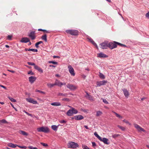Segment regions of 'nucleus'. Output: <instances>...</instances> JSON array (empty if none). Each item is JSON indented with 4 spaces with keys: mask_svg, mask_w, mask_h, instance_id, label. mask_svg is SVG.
I'll use <instances>...</instances> for the list:
<instances>
[{
    "mask_svg": "<svg viewBox=\"0 0 149 149\" xmlns=\"http://www.w3.org/2000/svg\"><path fill=\"white\" fill-rule=\"evenodd\" d=\"M117 45L122 47H125L126 46L118 42L114 41L113 42H111L108 44L109 47L112 49L116 48L117 47Z\"/></svg>",
    "mask_w": 149,
    "mask_h": 149,
    "instance_id": "obj_1",
    "label": "nucleus"
},
{
    "mask_svg": "<svg viewBox=\"0 0 149 149\" xmlns=\"http://www.w3.org/2000/svg\"><path fill=\"white\" fill-rule=\"evenodd\" d=\"M65 32L68 34L72 36H77L79 34L78 30L74 29H68L65 31Z\"/></svg>",
    "mask_w": 149,
    "mask_h": 149,
    "instance_id": "obj_2",
    "label": "nucleus"
},
{
    "mask_svg": "<svg viewBox=\"0 0 149 149\" xmlns=\"http://www.w3.org/2000/svg\"><path fill=\"white\" fill-rule=\"evenodd\" d=\"M37 130L39 132L48 133L49 132V129L47 127H42L38 128H37Z\"/></svg>",
    "mask_w": 149,
    "mask_h": 149,
    "instance_id": "obj_3",
    "label": "nucleus"
},
{
    "mask_svg": "<svg viewBox=\"0 0 149 149\" xmlns=\"http://www.w3.org/2000/svg\"><path fill=\"white\" fill-rule=\"evenodd\" d=\"M68 148H72L79 147V145L77 143L72 141L68 143Z\"/></svg>",
    "mask_w": 149,
    "mask_h": 149,
    "instance_id": "obj_4",
    "label": "nucleus"
},
{
    "mask_svg": "<svg viewBox=\"0 0 149 149\" xmlns=\"http://www.w3.org/2000/svg\"><path fill=\"white\" fill-rule=\"evenodd\" d=\"M68 69L69 72L70 73V74L72 76H74L75 74L74 69L70 65H69L68 67Z\"/></svg>",
    "mask_w": 149,
    "mask_h": 149,
    "instance_id": "obj_5",
    "label": "nucleus"
},
{
    "mask_svg": "<svg viewBox=\"0 0 149 149\" xmlns=\"http://www.w3.org/2000/svg\"><path fill=\"white\" fill-rule=\"evenodd\" d=\"M134 127L139 132H145V130L142 128L140 126L136 124H134Z\"/></svg>",
    "mask_w": 149,
    "mask_h": 149,
    "instance_id": "obj_6",
    "label": "nucleus"
},
{
    "mask_svg": "<svg viewBox=\"0 0 149 149\" xmlns=\"http://www.w3.org/2000/svg\"><path fill=\"white\" fill-rule=\"evenodd\" d=\"M100 47L102 49H107L109 47L108 44L106 42H103L100 44Z\"/></svg>",
    "mask_w": 149,
    "mask_h": 149,
    "instance_id": "obj_7",
    "label": "nucleus"
},
{
    "mask_svg": "<svg viewBox=\"0 0 149 149\" xmlns=\"http://www.w3.org/2000/svg\"><path fill=\"white\" fill-rule=\"evenodd\" d=\"M66 86L68 88L71 90H74L77 88V86L72 84H68Z\"/></svg>",
    "mask_w": 149,
    "mask_h": 149,
    "instance_id": "obj_8",
    "label": "nucleus"
},
{
    "mask_svg": "<svg viewBox=\"0 0 149 149\" xmlns=\"http://www.w3.org/2000/svg\"><path fill=\"white\" fill-rule=\"evenodd\" d=\"M28 36L31 38L32 40H34L36 38L35 33L33 31L31 32L28 35Z\"/></svg>",
    "mask_w": 149,
    "mask_h": 149,
    "instance_id": "obj_9",
    "label": "nucleus"
},
{
    "mask_svg": "<svg viewBox=\"0 0 149 149\" xmlns=\"http://www.w3.org/2000/svg\"><path fill=\"white\" fill-rule=\"evenodd\" d=\"M86 95H85V97L86 99L91 101H94V99L93 97L91 95H90L87 92H86Z\"/></svg>",
    "mask_w": 149,
    "mask_h": 149,
    "instance_id": "obj_10",
    "label": "nucleus"
},
{
    "mask_svg": "<svg viewBox=\"0 0 149 149\" xmlns=\"http://www.w3.org/2000/svg\"><path fill=\"white\" fill-rule=\"evenodd\" d=\"M26 100L27 102L34 104H36L38 103L37 101L34 100V99L31 98H26Z\"/></svg>",
    "mask_w": 149,
    "mask_h": 149,
    "instance_id": "obj_11",
    "label": "nucleus"
},
{
    "mask_svg": "<svg viewBox=\"0 0 149 149\" xmlns=\"http://www.w3.org/2000/svg\"><path fill=\"white\" fill-rule=\"evenodd\" d=\"M107 81L104 80L102 81H100L97 82V86H101L107 83Z\"/></svg>",
    "mask_w": 149,
    "mask_h": 149,
    "instance_id": "obj_12",
    "label": "nucleus"
},
{
    "mask_svg": "<svg viewBox=\"0 0 149 149\" xmlns=\"http://www.w3.org/2000/svg\"><path fill=\"white\" fill-rule=\"evenodd\" d=\"M30 41V40L29 38L27 37H24L22 38L20 42H22L27 43Z\"/></svg>",
    "mask_w": 149,
    "mask_h": 149,
    "instance_id": "obj_13",
    "label": "nucleus"
},
{
    "mask_svg": "<svg viewBox=\"0 0 149 149\" xmlns=\"http://www.w3.org/2000/svg\"><path fill=\"white\" fill-rule=\"evenodd\" d=\"M29 81L31 83H33L36 80V78L35 77L31 76L29 77Z\"/></svg>",
    "mask_w": 149,
    "mask_h": 149,
    "instance_id": "obj_14",
    "label": "nucleus"
},
{
    "mask_svg": "<svg viewBox=\"0 0 149 149\" xmlns=\"http://www.w3.org/2000/svg\"><path fill=\"white\" fill-rule=\"evenodd\" d=\"M101 141H102L104 143L106 144H109V143L108 142V139L105 138H102L100 140Z\"/></svg>",
    "mask_w": 149,
    "mask_h": 149,
    "instance_id": "obj_15",
    "label": "nucleus"
},
{
    "mask_svg": "<svg viewBox=\"0 0 149 149\" xmlns=\"http://www.w3.org/2000/svg\"><path fill=\"white\" fill-rule=\"evenodd\" d=\"M97 55V56L100 58H105L107 57L106 55L102 53L98 54Z\"/></svg>",
    "mask_w": 149,
    "mask_h": 149,
    "instance_id": "obj_16",
    "label": "nucleus"
},
{
    "mask_svg": "<svg viewBox=\"0 0 149 149\" xmlns=\"http://www.w3.org/2000/svg\"><path fill=\"white\" fill-rule=\"evenodd\" d=\"M74 118L76 120H81L83 119L84 118V117L81 115H79L75 116L74 117Z\"/></svg>",
    "mask_w": 149,
    "mask_h": 149,
    "instance_id": "obj_17",
    "label": "nucleus"
},
{
    "mask_svg": "<svg viewBox=\"0 0 149 149\" xmlns=\"http://www.w3.org/2000/svg\"><path fill=\"white\" fill-rule=\"evenodd\" d=\"M123 92L124 95L125 97H127L129 95V93L128 91L126 89H123Z\"/></svg>",
    "mask_w": 149,
    "mask_h": 149,
    "instance_id": "obj_18",
    "label": "nucleus"
},
{
    "mask_svg": "<svg viewBox=\"0 0 149 149\" xmlns=\"http://www.w3.org/2000/svg\"><path fill=\"white\" fill-rule=\"evenodd\" d=\"M34 68L38 70V71L41 73H42L43 72V70L40 68L38 66V65H36V66H35Z\"/></svg>",
    "mask_w": 149,
    "mask_h": 149,
    "instance_id": "obj_19",
    "label": "nucleus"
},
{
    "mask_svg": "<svg viewBox=\"0 0 149 149\" xmlns=\"http://www.w3.org/2000/svg\"><path fill=\"white\" fill-rule=\"evenodd\" d=\"M88 41L91 42L93 45L95 46L97 48H98L97 46L96 43L91 38H88Z\"/></svg>",
    "mask_w": 149,
    "mask_h": 149,
    "instance_id": "obj_20",
    "label": "nucleus"
},
{
    "mask_svg": "<svg viewBox=\"0 0 149 149\" xmlns=\"http://www.w3.org/2000/svg\"><path fill=\"white\" fill-rule=\"evenodd\" d=\"M51 104L54 106H60L61 104V103L59 102H56L52 103Z\"/></svg>",
    "mask_w": 149,
    "mask_h": 149,
    "instance_id": "obj_21",
    "label": "nucleus"
},
{
    "mask_svg": "<svg viewBox=\"0 0 149 149\" xmlns=\"http://www.w3.org/2000/svg\"><path fill=\"white\" fill-rule=\"evenodd\" d=\"M112 112L118 118L120 119H121L123 118V117L122 116H121L119 114L117 113H116L115 111H112Z\"/></svg>",
    "mask_w": 149,
    "mask_h": 149,
    "instance_id": "obj_22",
    "label": "nucleus"
},
{
    "mask_svg": "<svg viewBox=\"0 0 149 149\" xmlns=\"http://www.w3.org/2000/svg\"><path fill=\"white\" fill-rule=\"evenodd\" d=\"M67 114L68 116H71L73 114L72 109L69 110L67 111Z\"/></svg>",
    "mask_w": 149,
    "mask_h": 149,
    "instance_id": "obj_23",
    "label": "nucleus"
},
{
    "mask_svg": "<svg viewBox=\"0 0 149 149\" xmlns=\"http://www.w3.org/2000/svg\"><path fill=\"white\" fill-rule=\"evenodd\" d=\"M60 125H58V126L56 125H53L51 126V128L54 131H57L58 127Z\"/></svg>",
    "mask_w": 149,
    "mask_h": 149,
    "instance_id": "obj_24",
    "label": "nucleus"
},
{
    "mask_svg": "<svg viewBox=\"0 0 149 149\" xmlns=\"http://www.w3.org/2000/svg\"><path fill=\"white\" fill-rule=\"evenodd\" d=\"M19 133L21 134H22L24 136H27L28 135V134L25 132L22 131V130H20L19 131Z\"/></svg>",
    "mask_w": 149,
    "mask_h": 149,
    "instance_id": "obj_25",
    "label": "nucleus"
},
{
    "mask_svg": "<svg viewBox=\"0 0 149 149\" xmlns=\"http://www.w3.org/2000/svg\"><path fill=\"white\" fill-rule=\"evenodd\" d=\"M8 146L9 147H10L11 148H15L16 147V146H17V145L16 144H14L11 143H10L8 144Z\"/></svg>",
    "mask_w": 149,
    "mask_h": 149,
    "instance_id": "obj_26",
    "label": "nucleus"
},
{
    "mask_svg": "<svg viewBox=\"0 0 149 149\" xmlns=\"http://www.w3.org/2000/svg\"><path fill=\"white\" fill-rule=\"evenodd\" d=\"M47 35L45 34L44 35H43L41 37V38L42 40H44L46 42L47 41Z\"/></svg>",
    "mask_w": 149,
    "mask_h": 149,
    "instance_id": "obj_27",
    "label": "nucleus"
},
{
    "mask_svg": "<svg viewBox=\"0 0 149 149\" xmlns=\"http://www.w3.org/2000/svg\"><path fill=\"white\" fill-rule=\"evenodd\" d=\"M58 96H62L67 97L68 94L66 93H58Z\"/></svg>",
    "mask_w": 149,
    "mask_h": 149,
    "instance_id": "obj_28",
    "label": "nucleus"
},
{
    "mask_svg": "<svg viewBox=\"0 0 149 149\" xmlns=\"http://www.w3.org/2000/svg\"><path fill=\"white\" fill-rule=\"evenodd\" d=\"M47 86L49 88H52L54 86H55V84H52L49 83H47Z\"/></svg>",
    "mask_w": 149,
    "mask_h": 149,
    "instance_id": "obj_29",
    "label": "nucleus"
},
{
    "mask_svg": "<svg viewBox=\"0 0 149 149\" xmlns=\"http://www.w3.org/2000/svg\"><path fill=\"white\" fill-rule=\"evenodd\" d=\"M38 31H42L44 32L45 33H49L50 32L49 31H47L45 30L42 29H38Z\"/></svg>",
    "mask_w": 149,
    "mask_h": 149,
    "instance_id": "obj_30",
    "label": "nucleus"
},
{
    "mask_svg": "<svg viewBox=\"0 0 149 149\" xmlns=\"http://www.w3.org/2000/svg\"><path fill=\"white\" fill-rule=\"evenodd\" d=\"M94 135L99 140L101 139V137L96 132L94 133Z\"/></svg>",
    "mask_w": 149,
    "mask_h": 149,
    "instance_id": "obj_31",
    "label": "nucleus"
},
{
    "mask_svg": "<svg viewBox=\"0 0 149 149\" xmlns=\"http://www.w3.org/2000/svg\"><path fill=\"white\" fill-rule=\"evenodd\" d=\"M102 114V112L100 111H96V116H98L101 115Z\"/></svg>",
    "mask_w": 149,
    "mask_h": 149,
    "instance_id": "obj_32",
    "label": "nucleus"
},
{
    "mask_svg": "<svg viewBox=\"0 0 149 149\" xmlns=\"http://www.w3.org/2000/svg\"><path fill=\"white\" fill-rule=\"evenodd\" d=\"M71 109L72 110L73 114H76V113H77L78 112L77 110L75 109H74V108H72Z\"/></svg>",
    "mask_w": 149,
    "mask_h": 149,
    "instance_id": "obj_33",
    "label": "nucleus"
},
{
    "mask_svg": "<svg viewBox=\"0 0 149 149\" xmlns=\"http://www.w3.org/2000/svg\"><path fill=\"white\" fill-rule=\"evenodd\" d=\"M118 127L122 131H124L125 130V128L124 127H123L119 125H118Z\"/></svg>",
    "mask_w": 149,
    "mask_h": 149,
    "instance_id": "obj_34",
    "label": "nucleus"
},
{
    "mask_svg": "<svg viewBox=\"0 0 149 149\" xmlns=\"http://www.w3.org/2000/svg\"><path fill=\"white\" fill-rule=\"evenodd\" d=\"M28 51H31L34 52H38V50L37 49H28Z\"/></svg>",
    "mask_w": 149,
    "mask_h": 149,
    "instance_id": "obj_35",
    "label": "nucleus"
},
{
    "mask_svg": "<svg viewBox=\"0 0 149 149\" xmlns=\"http://www.w3.org/2000/svg\"><path fill=\"white\" fill-rule=\"evenodd\" d=\"M60 82H61L60 81H58L57 80H56L55 82V83H54L55 85H57V86H59V85H60Z\"/></svg>",
    "mask_w": 149,
    "mask_h": 149,
    "instance_id": "obj_36",
    "label": "nucleus"
},
{
    "mask_svg": "<svg viewBox=\"0 0 149 149\" xmlns=\"http://www.w3.org/2000/svg\"><path fill=\"white\" fill-rule=\"evenodd\" d=\"M9 99L11 101L13 102H16V101L13 98H12L10 97H8Z\"/></svg>",
    "mask_w": 149,
    "mask_h": 149,
    "instance_id": "obj_37",
    "label": "nucleus"
},
{
    "mask_svg": "<svg viewBox=\"0 0 149 149\" xmlns=\"http://www.w3.org/2000/svg\"><path fill=\"white\" fill-rule=\"evenodd\" d=\"M99 77L100 78L102 79H104L105 78L104 75L101 73H100Z\"/></svg>",
    "mask_w": 149,
    "mask_h": 149,
    "instance_id": "obj_38",
    "label": "nucleus"
},
{
    "mask_svg": "<svg viewBox=\"0 0 149 149\" xmlns=\"http://www.w3.org/2000/svg\"><path fill=\"white\" fill-rule=\"evenodd\" d=\"M82 147L83 149H90L87 146L84 144L82 145Z\"/></svg>",
    "mask_w": 149,
    "mask_h": 149,
    "instance_id": "obj_39",
    "label": "nucleus"
},
{
    "mask_svg": "<svg viewBox=\"0 0 149 149\" xmlns=\"http://www.w3.org/2000/svg\"><path fill=\"white\" fill-rule=\"evenodd\" d=\"M35 91L36 92H39L40 93H42V94H45V92L42 91H41L38 90H37V89Z\"/></svg>",
    "mask_w": 149,
    "mask_h": 149,
    "instance_id": "obj_40",
    "label": "nucleus"
},
{
    "mask_svg": "<svg viewBox=\"0 0 149 149\" xmlns=\"http://www.w3.org/2000/svg\"><path fill=\"white\" fill-rule=\"evenodd\" d=\"M27 63L29 65H33L34 68H35V66L36 65L34 63H33L28 62Z\"/></svg>",
    "mask_w": 149,
    "mask_h": 149,
    "instance_id": "obj_41",
    "label": "nucleus"
},
{
    "mask_svg": "<svg viewBox=\"0 0 149 149\" xmlns=\"http://www.w3.org/2000/svg\"><path fill=\"white\" fill-rule=\"evenodd\" d=\"M123 121L126 124H128L129 125H131L130 123H129V122L127 120H126L125 119H124L123 120Z\"/></svg>",
    "mask_w": 149,
    "mask_h": 149,
    "instance_id": "obj_42",
    "label": "nucleus"
},
{
    "mask_svg": "<svg viewBox=\"0 0 149 149\" xmlns=\"http://www.w3.org/2000/svg\"><path fill=\"white\" fill-rule=\"evenodd\" d=\"M49 63H52L54 64H57V62H54L53 61H49Z\"/></svg>",
    "mask_w": 149,
    "mask_h": 149,
    "instance_id": "obj_43",
    "label": "nucleus"
},
{
    "mask_svg": "<svg viewBox=\"0 0 149 149\" xmlns=\"http://www.w3.org/2000/svg\"><path fill=\"white\" fill-rule=\"evenodd\" d=\"M119 136L118 134H114L112 135V137L114 138H115Z\"/></svg>",
    "mask_w": 149,
    "mask_h": 149,
    "instance_id": "obj_44",
    "label": "nucleus"
},
{
    "mask_svg": "<svg viewBox=\"0 0 149 149\" xmlns=\"http://www.w3.org/2000/svg\"><path fill=\"white\" fill-rule=\"evenodd\" d=\"M62 101H66L68 102L70 101V100L68 98H64L62 99Z\"/></svg>",
    "mask_w": 149,
    "mask_h": 149,
    "instance_id": "obj_45",
    "label": "nucleus"
},
{
    "mask_svg": "<svg viewBox=\"0 0 149 149\" xmlns=\"http://www.w3.org/2000/svg\"><path fill=\"white\" fill-rule=\"evenodd\" d=\"M17 146L18 147H19L20 148H21L26 149V146H20L17 145Z\"/></svg>",
    "mask_w": 149,
    "mask_h": 149,
    "instance_id": "obj_46",
    "label": "nucleus"
},
{
    "mask_svg": "<svg viewBox=\"0 0 149 149\" xmlns=\"http://www.w3.org/2000/svg\"><path fill=\"white\" fill-rule=\"evenodd\" d=\"M59 122L61 123H65L66 122V121L65 120H60Z\"/></svg>",
    "mask_w": 149,
    "mask_h": 149,
    "instance_id": "obj_47",
    "label": "nucleus"
},
{
    "mask_svg": "<svg viewBox=\"0 0 149 149\" xmlns=\"http://www.w3.org/2000/svg\"><path fill=\"white\" fill-rule=\"evenodd\" d=\"M40 144L42 145L43 146L45 147H46L48 146V145L47 144L45 143H41Z\"/></svg>",
    "mask_w": 149,
    "mask_h": 149,
    "instance_id": "obj_48",
    "label": "nucleus"
},
{
    "mask_svg": "<svg viewBox=\"0 0 149 149\" xmlns=\"http://www.w3.org/2000/svg\"><path fill=\"white\" fill-rule=\"evenodd\" d=\"M29 148L30 149H38V148L36 147H34L31 146L29 147Z\"/></svg>",
    "mask_w": 149,
    "mask_h": 149,
    "instance_id": "obj_49",
    "label": "nucleus"
},
{
    "mask_svg": "<svg viewBox=\"0 0 149 149\" xmlns=\"http://www.w3.org/2000/svg\"><path fill=\"white\" fill-rule=\"evenodd\" d=\"M102 100L103 102L107 104L108 103V101L106 99H103Z\"/></svg>",
    "mask_w": 149,
    "mask_h": 149,
    "instance_id": "obj_50",
    "label": "nucleus"
},
{
    "mask_svg": "<svg viewBox=\"0 0 149 149\" xmlns=\"http://www.w3.org/2000/svg\"><path fill=\"white\" fill-rule=\"evenodd\" d=\"M12 38V36L10 35H8L7 37V38L9 40H11Z\"/></svg>",
    "mask_w": 149,
    "mask_h": 149,
    "instance_id": "obj_51",
    "label": "nucleus"
},
{
    "mask_svg": "<svg viewBox=\"0 0 149 149\" xmlns=\"http://www.w3.org/2000/svg\"><path fill=\"white\" fill-rule=\"evenodd\" d=\"M1 122L3 123H5L7 122L6 121L3 119L1 120Z\"/></svg>",
    "mask_w": 149,
    "mask_h": 149,
    "instance_id": "obj_52",
    "label": "nucleus"
},
{
    "mask_svg": "<svg viewBox=\"0 0 149 149\" xmlns=\"http://www.w3.org/2000/svg\"><path fill=\"white\" fill-rule=\"evenodd\" d=\"M25 112L28 116H32V115L31 114L25 111Z\"/></svg>",
    "mask_w": 149,
    "mask_h": 149,
    "instance_id": "obj_53",
    "label": "nucleus"
},
{
    "mask_svg": "<svg viewBox=\"0 0 149 149\" xmlns=\"http://www.w3.org/2000/svg\"><path fill=\"white\" fill-rule=\"evenodd\" d=\"M28 74H31V75H33L34 74V73L33 72H32L31 71H30L28 72Z\"/></svg>",
    "mask_w": 149,
    "mask_h": 149,
    "instance_id": "obj_54",
    "label": "nucleus"
},
{
    "mask_svg": "<svg viewBox=\"0 0 149 149\" xmlns=\"http://www.w3.org/2000/svg\"><path fill=\"white\" fill-rule=\"evenodd\" d=\"M38 45L39 44L37 42L35 44V47L37 48H38L39 47V46H38Z\"/></svg>",
    "mask_w": 149,
    "mask_h": 149,
    "instance_id": "obj_55",
    "label": "nucleus"
},
{
    "mask_svg": "<svg viewBox=\"0 0 149 149\" xmlns=\"http://www.w3.org/2000/svg\"><path fill=\"white\" fill-rule=\"evenodd\" d=\"M146 16L147 18H149V12L146 14Z\"/></svg>",
    "mask_w": 149,
    "mask_h": 149,
    "instance_id": "obj_56",
    "label": "nucleus"
},
{
    "mask_svg": "<svg viewBox=\"0 0 149 149\" xmlns=\"http://www.w3.org/2000/svg\"><path fill=\"white\" fill-rule=\"evenodd\" d=\"M0 87H1L3 88H4V89H6V87L5 86H3V85H0Z\"/></svg>",
    "mask_w": 149,
    "mask_h": 149,
    "instance_id": "obj_57",
    "label": "nucleus"
},
{
    "mask_svg": "<svg viewBox=\"0 0 149 149\" xmlns=\"http://www.w3.org/2000/svg\"><path fill=\"white\" fill-rule=\"evenodd\" d=\"M92 146L93 147L95 146H96V143L94 142H92Z\"/></svg>",
    "mask_w": 149,
    "mask_h": 149,
    "instance_id": "obj_58",
    "label": "nucleus"
},
{
    "mask_svg": "<svg viewBox=\"0 0 149 149\" xmlns=\"http://www.w3.org/2000/svg\"><path fill=\"white\" fill-rule=\"evenodd\" d=\"M11 106L13 107L15 109L16 111H17V110L14 107V106L11 103Z\"/></svg>",
    "mask_w": 149,
    "mask_h": 149,
    "instance_id": "obj_59",
    "label": "nucleus"
},
{
    "mask_svg": "<svg viewBox=\"0 0 149 149\" xmlns=\"http://www.w3.org/2000/svg\"><path fill=\"white\" fill-rule=\"evenodd\" d=\"M8 70V71L12 73H15V71L13 70Z\"/></svg>",
    "mask_w": 149,
    "mask_h": 149,
    "instance_id": "obj_60",
    "label": "nucleus"
},
{
    "mask_svg": "<svg viewBox=\"0 0 149 149\" xmlns=\"http://www.w3.org/2000/svg\"><path fill=\"white\" fill-rule=\"evenodd\" d=\"M37 43L39 44V45L40 44L42 43H43V42L42 41H40L37 42Z\"/></svg>",
    "mask_w": 149,
    "mask_h": 149,
    "instance_id": "obj_61",
    "label": "nucleus"
},
{
    "mask_svg": "<svg viewBox=\"0 0 149 149\" xmlns=\"http://www.w3.org/2000/svg\"><path fill=\"white\" fill-rule=\"evenodd\" d=\"M37 43L39 44V45L40 44L42 43H43V42L42 41H40L37 42Z\"/></svg>",
    "mask_w": 149,
    "mask_h": 149,
    "instance_id": "obj_62",
    "label": "nucleus"
},
{
    "mask_svg": "<svg viewBox=\"0 0 149 149\" xmlns=\"http://www.w3.org/2000/svg\"><path fill=\"white\" fill-rule=\"evenodd\" d=\"M53 57L54 58H59L58 56H54Z\"/></svg>",
    "mask_w": 149,
    "mask_h": 149,
    "instance_id": "obj_63",
    "label": "nucleus"
},
{
    "mask_svg": "<svg viewBox=\"0 0 149 149\" xmlns=\"http://www.w3.org/2000/svg\"><path fill=\"white\" fill-rule=\"evenodd\" d=\"M62 85H63V83L61 82L59 86L61 87Z\"/></svg>",
    "mask_w": 149,
    "mask_h": 149,
    "instance_id": "obj_64",
    "label": "nucleus"
}]
</instances>
